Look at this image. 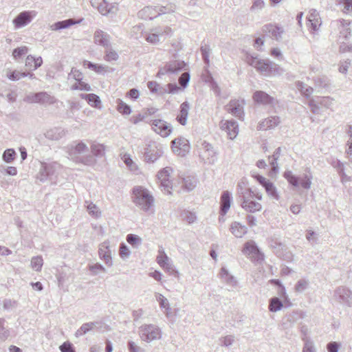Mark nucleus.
I'll use <instances>...</instances> for the list:
<instances>
[{"label": "nucleus", "instance_id": "obj_36", "mask_svg": "<svg viewBox=\"0 0 352 352\" xmlns=\"http://www.w3.org/2000/svg\"><path fill=\"white\" fill-rule=\"evenodd\" d=\"M85 206L87 208L88 213L94 218H98L101 215V212L99 208L94 203L85 201Z\"/></svg>", "mask_w": 352, "mask_h": 352}, {"label": "nucleus", "instance_id": "obj_47", "mask_svg": "<svg viewBox=\"0 0 352 352\" xmlns=\"http://www.w3.org/2000/svg\"><path fill=\"white\" fill-rule=\"evenodd\" d=\"M309 285L308 280L302 278L297 281L294 287V290L298 293H302L305 291Z\"/></svg>", "mask_w": 352, "mask_h": 352}, {"label": "nucleus", "instance_id": "obj_40", "mask_svg": "<svg viewBox=\"0 0 352 352\" xmlns=\"http://www.w3.org/2000/svg\"><path fill=\"white\" fill-rule=\"evenodd\" d=\"M80 96L82 98L85 99L88 102V103L92 107H97L98 104H100V98L94 94H80Z\"/></svg>", "mask_w": 352, "mask_h": 352}, {"label": "nucleus", "instance_id": "obj_10", "mask_svg": "<svg viewBox=\"0 0 352 352\" xmlns=\"http://www.w3.org/2000/svg\"><path fill=\"white\" fill-rule=\"evenodd\" d=\"M156 260L159 265L170 274L175 276H179L178 271L175 269V267L172 264L170 259L166 255L162 248L158 250V255Z\"/></svg>", "mask_w": 352, "mask_h": 352}, {"label": "nucleus", "instance_id": "obj_33", "mask_svg": "<svg viewBox=\"0 0 352 352\" xmlns=\"http://www.w3.org/2000/svg\"><path fill=\"white\" fill-rule=\"evenodd\" d=\"M230 230L232 233L238 238L242 237L247 232V228L236 221L232 223Z\"/></svg>", "mask_w": 352, "mask_h": 352}, {"label": "nucleus", "instance_id": "obj_45", "mask_svg": "<svg viewBox=\"0 0 352 352\" xmlns=\"http://www.w3.org/2000/svg\"><path fill=\"white\" fill-rule=\"evenodd\" d=\"M153 30L155 32V33L157 34L158 38H160V39L162 37L165 38L166 36L170 35L171 33V29L168 26L157 27L153 28Z\"/></svg>", "mask_w": 352, "mask_h": 352}, {"label": "nucleus", "instance_id": "obj_11", "mask_svg": "<svg viewBox=\"0 0 352 352\" xmlns=\"http://www.w3.org/2000/svg\"><path fill=\"white\" fill-rule=\"evenodd\" d=\"M333 298L340 304L352 307V291L349 288L338 287L334 291Z\"/></svg>", "mask_w": 352, "mask_h": 352}, {"label": "nucleus", "instance_id": "obj_25", "mask_svg": "<svg viewBox=\"0 0 352 352\" xmlns=\"http://www.w3.org/2000/svg\"><path fill=\"white\" fill-rule=\"evenodd\" d=\"M158 16L157 7L146 6L138 12V16L140 19L147 20L153 19Z\"/></svg>", "mask_w": 352, "mask_h": 352}, {"label": "nucleus", "instance_id": "obj_13", "mask_svg": "<svg viewBox=\"0 0 352 352\" xmlns=\"http://www.w3.org/2000/svg\"><path fill=\"white\" fill-rule=\"evenodd\" d=\"M199 150V155L206 160L208 164H212L217 160V153L210 143L206 141L201 142Z\"/></svg>", "mask_w": 352, "mask_h": 352}, {"label": "nucleus", "instance_id": "obj_28", "mask_svg": "<svg viewBox=\"0 0 352 352\" xmlns=\"http://www.w3.org/2000/svg\"><path fill=\"white\" fill-rule=\"evenodd\" d=\"M190 109V104L188 102H184L181 104L179 108V113L177 116V121L182 125L184 126L186 124Z\"/></svg>", "mask_w": 352, "mask_h": 352}, {"label": "nucleus", "instance_id": "obj_53", "mask_svg": "<svg viewBox=\"0 0 352 352\" xmlns=\"http://www.w3.org/2000/svg\"><path fill=\"white\" fill-rule=\"evenodd\" d=\"M16 157V152L12 148H8L6 149L2 155V158L3 161H5L6 163H11Z\"/></svg>", "mask_w": 352, "mask_h": 352}, {"label": "nucleus", "instance_id": "obj_59", "mask_svg": "<svg viewBox=\"0 0 352 352\" xmlns=\"http://www.w3.org/2000/svg\"><path fill=\"white\" fill-rule=\"evenodd\" d=\"M28 48L26 46H22L20 47H17L13 50L12 56L14 59H18L21 58L23 55H25L28 53Z\"/></svg>", "mask_w": 352, "mask_h": 352}, {"label": "nucleus", "instance_id": "obj_31", "mask_svg": "<svg viewBox=\"0 0 352 352\" xmlns=\"http://www.w3.org/2000/svg\"><path fill=\"white\" fill-rule=\"evenodd\" d=\"M56 102L54 96H51L47 92H38V103L42 104H53Z\"/></svg>", "mask_w": 352, "mask_h": 352}, {"label": "nucleus", "instance_id": "obj_24", "mask_svg": "<svg viewBox=\"0 0 352 352\" xmlns=\"http://www.w3.org/2000/svg\"><path fill=\"white\" fill-rule=\"evenodd\" d=\"M280 122L278 116H270L260 122L258 125V130L272 129L277 126Z\"/></svg>", "mask_w": 352, "mask_h": 352}, {"label": "nucleus", "instance_id": "obj_15", "mask_svg": "<svg viewBox=\"0 0 352 352\" xmlns=\"http://www.w3.org/2000/svg\"><path fill=\"white\" fill-rule=\"evenodd\" d=\"M243 252L254 261L258 262L263 260V254L253 241H248L244 244Z\"/></svg>", "mask_w": 352, "mask_h": 352}, {"label": "nucleus", "instance_id": "obj_20", "mask_svg": "<svg viewBox=\"0 0 352 352\" xmlns=\"http://www.w3.org/2000/svg\"><path fill=\"white\" fill-rule=\"evenodd\" d=\"M252 98L255 102L263 105L273 106L276 103V100L274 97L263 91H255Z\"/></svg>", "mask_w": 352, "mask_h": 352}, {"label": "nucleus", "instance_id": "obj_56", "mask_svg": "<svg viewBox=\"0 0 352 352\" xmlns=\"http://www.w3.org/2000/svg\"><path fill=\"white\" fill-rule=\"evenodd\" d=\"M200 51L201 53L202 58L204 63L207 65L210 63L209 56L210 52V46L208 45H202L200 48Z\"/></svg>", "mask_w": 352, "mask_h": 352}, {"label": "nucleus", "instance_id": "obj_2", "mask_svg": "<svg viewBox=\"0 0 352 352\" xmlns=\"http://www.w3.org/2000/svg\"><path fill=\"white\" fill-rule=\"evenodd\" d=\"M88 146L83 142H75L68 146L69 157L76 163L91 166L96 163V160L91 155H84L89 152Z\"/></svg>", "mask_w": 352, "mask_h": 352}, {"label": "nucleus", "instance_id": "obj_41", "mask_svg": "<svg viewBox=\"0 0 352 352\" xmlns=\"http://www.w3.org/2000/svg\"><path fill=\"white\" fill-rule=\"evenodd\" d=\"M83 65L90 69L94 70L98 74H104L107 72V67L93 63L89 60H85L83 62Z\"/></svg>", "mask_w": 352, "mask_h": 352}, {"label": "nucleus", "instance_id": "obj_26", "mask_svg": "<svg viewBox=\"0 0 352 352\" xmlns=\"http://www.w3.org/2000/svg\"><path fill=\"white\" fill-rule=\"evenodd\" d=\"M219 278L229 286L236 287L237 285L238 282L236 278L224 267H221L220 270Z\"/></svg>", "mask_w": 352, "mask_h": 352}, {"label": "nucleus", "instance_id": "obj_8", "mask_svg": "<svg viewBox=\"0 0 352 352\" xmlns=\"http://www.w3.org/2000/svg\"><path fill=\"white\" fill-rule=\"evenodd\" d=\"M164 153L162 146L153 142L146 145L144 148V155L146 162H154L157 160Z\"/></svg>", "mask_w": 352, "mask_h": 352}, {"label": "nucleus", "instance_id": "obj_19", "mask_svg": "<svg viewBox=\"0 0 352 352\" xmlns=\"http://www.w3.org/2000/svg\"><path fill=\"white\" fill-rule=\"evenodd\" d=\"M171 147L175 153L184 156L189 151L190 144L188 140L180 137L172 141Z\"/></svg>", "mask_w": 352, "mask_h": 352}, {"label": "nucleus", "instance_id": "obj_38", "mask_svg": "<svg viewBox=\"0 0 352 352\" xmlns=\"http://www.w3.org/2000/svg\"><path fill=\"white\" fill-rule=\"evenodd\" d=\"M296 87L298 90L306 98H309L313 93V88L310 86L307 85L301 81H297L296 82Z\"/></svg>", "mask_w": 352, "mask_h": 352}, {"label": "nucleus", "instance_id": "obj_16", "mask_svg": "<svg viewBox=\"0 0 352 352\" xmlns=\"http://www.w3.org/2000/svg\"><path fill=\"white\" fill-rule=\"evenodd\" d=\"M219 127L227 133L230 140H234L239 133L238 123L234 120H222L219 122Z\"/></svg>", "mask_w": 352, "mask_h": 352}, {"label": "nucleus", "instance_id": "obj_17", "mask_svg": "<svg viewBox=\"0 0 352 352\" xmlns=\"http://www.w3.org/2000/svg\"><path fill=\"white\" fill-rule=\"evenodd\" d=\"M153 130L162 137H167L172 132V126L161 119L153 120L151 122Z\"/></svg>", "mask_w": 352, "mask_h": 352}, {"label": "nucleus", "instance_id": "obj_44", "mask_svg": "<svg viewBox=\"0 0 352 352\" xmlns=\"http://www.w3.org/2000/svg\"><path fill=\"white\" fill-rule=\"evenodd\" d=\"M43 265V260L42 256H34L31 259V267L36 272H40Z\"/></svg>", "mask_w": 352, "mask_h": 352}, {"label": "nucleus", "instance_id": "obj_6", "mask_svg": "<svg viewBox=\"0 0 352 352\" xmlns=\"http://www.w3.org/2000/svg\"><path fill=\"white\" fill-rule=\"evenodd\" d=\"M139 335L142 340L151 342L160 340L162 337L161 329L154 324H144L139 328Z\"/></svg>", "mask_w": 352, "mask_h": 352}, {"label": "nucleus", "instance_id": "obj_34", "mask_svg": "<svg viewBox=\"0 0 352 352\" xmlns=\"http://www.w3.org/2000/svg\"><path fill=\"white\" fill-rule=\"evenodd\" d=\"M102 327V322L96 321V322H86L82 324V326L79 329V332L80 333L86 334L90 331L94 329H100Z\"/></svg>", "mask_w": 352, "mask_h": 352}, {"label": "nucleus", "instance_id": "obj_42", "mask_svg": "<svg viewBox=\"0 0 352 352\" xmlns=\"http://www.w3.org/2000/svg\"><path fill=\"white\" fill-rule=\"evenodd\" d=\"M283 302L278 297H273L270 300L269 310L272 312H276L283 307Z\"/></svg>", "mask_w": 352, "mask_h": 352}, {"label": "nucleus", "instance_id": "obj_46", "mask_svg": "<svg viewBox=\"0 0 352 352\" xmlns=\"http://www.w3.org/2000/svg\"><path fill=\"white\" fill-rule=\"evenodd\" d=\"M28 74L26 72H20L19 71H8L6 73V76L11 80L16 81L21 79V78L26 77Z\"/></svg>", "mask_w": 352, "mask_h": 352}, {"label": "nucleus", "instance_id": "obj_37", "mask_svg": "<svg viewBox=\"0 0 352 352\" xmlns=\"http://www.w3.org/2000/svg\"><path fill=\"white\" fill-rule=\"evenodd\" d=\"M75 23L76 21L74 19H69L54 23L51 25V29L52 30H60L67 28Z\"/></svg>", "mask_w": 352, "mask_h": 352}, {"label": "nucleus", "instance_id": "obj_14", "mask_svg": "<svg viewBox=\"0 0 352 352\" xmlns=\"http://www.w3.org/2000/svg\"><path fill=\"white\" fill-rule=\"evenodd\" d=\"M245 102L243 100H231L225 107L226 110L236 118L243 120L244 117L243 107Z\"/></svg>", "mask_w": 352, "mask_h": 352}, {"label": "nucleus", "instance_id": "obj_48", "mask_svg": "<svg viewBox=\"0 0 352 352\" xmlns=\"http://www.w3.org/2000/svg\"><path fill=\"white\" fill-rule=\"evenodd\" d=\"M349 23H345L344 21L342 23V29L340 31V41L346 40L348 37L351 35L350 28H349Z\"/></svg>", "mask_w": 352, "mask_h": 352}, {"label": "nucleus", "instance_id": "obj_50", "mask_svg": "<svg viewBox=\"0 0 352 352\" xmlns=\"http://www.w3.org/2000/svg\"><path fill=\"white\" fill-rule=\"evenodd\" d=\"M176 10V6L175 4L170 3L166 6H160L157 7V10L158 13V16L161 14H169L174 12Z\"/></svg>", "mask_w": 352, "mask_h": 352}, {"label": "nucleus", "instance_id": "obj_58", "mask_svg": "<svg viewBox=\"0 0 352 352\" xmlns=\"http://www.w3.org/2000/svg\"><path fill=\"white\" fill-rule=\"evenodd\" d=\"M83 78V75L82 72H80L79 70L75 69L74 68H72L71 70V72L69 73L67 76V80H69L71 79L75 80L76 82L80 81Z\"/></svg>", "mask_w": 352, "mask_h": 352}, {"label": "nucleus", "instance_id": "obj_30", "mask_svg": "<svg viewBox=\"0 0 352 352\" xmlns=\"http://www.w3.org/2000/svg\"><path fill=\"white\" fill-rule=\"evenodd\" d=\"M65 135V131L61 128H54L45 133V137L52 140H58Z\"/></svg>", "mask_w": 352, "mask_h": 352}, {"label": "nucleus", "instance_id": "obj_35", "mask_svg": "<svg viewBox=\"0 0 352 352\" xmlns=\"http://www.w3.org/2000/svg\"><path fill=\"white\" fill-rule=\"evenodd\" d=\"M155 298L157 301L159 302L160 307L162 309H165V313L167 316H169V312L170 311V304L166 298H165L162 294L156 293Z\"/></svg>", "mask_w": 352, "mask_h": 352}, {"label": "nucleus", "instance_id": "obj_9", "mask_svg": "<svg viewBox=\"0 0 352 352\" xmlns=\"http://www.w3.org/2000/svg\"><path fill=\"white\" fill-rule=\"evenodd\" d=\"M186 66V64L183 60H171L166 63L164 67L160 68L157 76L159 78H161L166 74H177L179 72L185 69Z\"/></svg>", "mask_w": 352, "mask_h": 352}, {"label": "nucleus", "instance_id": "obj_63", "mask_svg": "<svg viewBox=\"0 0 352 352\" xmlns=\"http://www.w3.org/2000/svg\"><path fill=\"white\" fill-rule=\"evenodd\" d=\"M338 4L343 6L342 11L344 13L352 12V0H340Z\"/></svg>", "mask_w": 352, "mask_h": 352}, {"label": "nucleus", "instance_id": "obj_22", "mask_svg": "<svg viewBox=\"0 0 352 352\" xmlns=\"http://www.w3.org/2000/svg\"><path fill=\"white\" fill-rule=\"evenodd\" d=\"M109 243L108 241L103 242L99 248L98 254L100 258L104 261V263L111 267L113 265L111 251L109 249Z\"/></svg>", "mask_w": 352, "mask_h": 352}, {"label": "nucleus", "instance_id": "obj_61", "mask_svg": "<svg viewBox=\"0 0 352 352\" xmlns=\"http://www.w3.org/2000/svg\"><path fill=\"white\" fill-rule=\"evenodd\" d=\"M265 6V2L263 0H253L252 6L250 7V11L252 12H258L261 10Z\"/></svg>", "mask_w": 352, "mask_h": 352}, {"label": "nucleus", "instance_id": "obj_52", "mask_svg": "<svg viewBox=\"0 0 352 352\" xmlns=\"http://www.w3.org/2000/svg\"><path fill=\"white\" fill-rule=\"evenodd\" d=\"M317 102L322 106L329 109L331 108L334 103L333 98L329 96L317 97Z\"/></svg>", "mask_w": 352, "mask_h": 352}, {"label": "nucleus", "instance_id": "obj_57", "mask_svg": "<svg viewBox=\"0 0 352 352\" xmlns=\"http://www.w3.org/2000/svg\"><path fill=\"white\" fill-rule=\"evenodd\" d=\"M126 241L133 247H137L141 245L142 239L138 235L129 234L126 236Z\"/></svg>", "mask_w": 352, "mask_h": 352}, {"label": "nucleus", "instance_id": "obj_49", "mask_svg": "<svg viewBox=\"0 0 352 352\" xmlns=\"http://www.w3.org/2000/svg\"><path fill=\"white\" fill-rule=\"evenodd\" d=\"M93 155L96 157H102L104 155V146L101 144H93L91 146Z\"/></svg>", "mask_w": 352, "mask_h": 352}, {"label": "nucleus", "instance_id": "obj_23", "mask_svg": "<svg viewBox=\"0 0 352 352\" xmlns=\"http://www.w3.org/2000/svg\"><path fill=\"white\" fill-rule=\"evenodd\" d=\"M94 38L96 44L100 45L106 49H109L111 47L110 36L102 30H96L94 33Z\"/></svg>", "mask_w": 352, "mask_h": 352}, {"label": "nucleus", "instance_id": "obj_3", "mask_svg": "<svg viewBox=\"0 0 352 352\" xmlns=\"http://www.w3.org/2000/svg\"><path fill=\"white\" fill-rule=\"evenodd\" d=\"M248 62L250 65L265 76H278L284 72L283 68L269 60L259 59L257 57L252 56L248 58Z\"/></svg>", "mask_w": 352, "mask_h": 352}, {"label": "nucleus", "instance_id": "obj_1", "mask_svg": "<svg viewBox=\"0 0 352 352\" xmlns=\"http://www.w3.org/2000/svg\"><path fill=\"white\" fill-rule=\"evenodd\" d=\"M133 202L140 210L146 212H154L155 199L151 192L142 186H135L133 188Z\"/></svg>", "mask_w": 352, "mask_h": 352}, {"label": "nucleus", "instance_id": "obj_54", "mask_svg": "<svg viewBox=\"0 0 352 352\" xmlns=\"http://www.w3.org/2000/svg\"><path fill=\"white\" fill-rule=\"evenodd\" d=\"M146 41L153 45H157L160 42V38H158L157 34L155 33L153 30H151L150 33H146L144 36Z\"/></svg>", "mask_w": 352, "mask_h": 352}, {"label": "nucleus", "instance_id": "obj_29", "mask_svg": "<svg viewBox=\"0 0 352 352\" xmlns=\"http://www.w3.org/2000/svg\"><path fill=\"white\" fill-rule=\"evenodd\" d=\"M231 194L228 191H224L221 197V207L220 212L222 215L227 213L230 208L231 204Z\"/></svg>", "mask_w": 352, "mask_h": 352}, {"label": "nucleus", "instance_id": "obj_21", "mask_svg": "<svg viewBox=\"0 0 352 352\" xmlns=\"http://www.w3.org/2000/svg\"><path fill=\"white\" fill-rule=\"evenodd\" d=\"M262 31L265 34H268L270 36L278 41L282 39V36L284 33L283 28L272 23L263 25Z\"/></svg>", "mask_w": 352, "mask_h": 352}, {"label": "nucleus", "instance_id": "obj_64", "mask_svg": "<svg viewBox=\"0 0 352 352\" xmlns=\"http://www.w3.org/2000/svg\"><path fill=\"white\" fill-rule=\"evenodd\" d=\"M182 215L184 220L186 221L189 224L194 223L197 219L195 214L189 211H184Z\"/></svg>", "mask_w": 352, "mask_h": 352}, {"label": "nucleus", "instance_id": "obj_27", "mask_svg": "<svg viewBox=\"0 0 352 352\" xmlns=\"http://www.w3.org/2000/svg\"><path fill=\"white\" fill-rule=\"evenodd\" d=\"M98 10L102 15L115 14L118 11V6L116 4H109L106 0H102L98 5Z\"/></svg>", "mask_w": 352, "mask_h": 352}, {"label": "nucleus", "instance_id": "obj_55", "mask_svg": "<svg viewBox=\"0 0 352 352\" xmlns=\"http://www.w3.org/2000/svg\"><path fill=\"white\" fill-rule=\"evenodd\" d=\"M72 90H81L89 91L91 90V87L89 84L83 82L82 80L75 82L72 87Z\"/></svg>", "mask_w": 352, "mask_h": 352}, {"label": "nucleus", "instance_id": "obj_39", "mask_svg": "<svg viewBox=\"0 0 352 352\" xmlns=\"http://www.w3.org/2000/svg\"><path fill=\"white\" fill-rule=\"evenodd\" d=\"M197 186V179L195 177L187 176L183 178V188L187 191L192 190Z\"/></svg>", "mask_w": 352, "mask_h": 352}, {"label": "nucleus", "instance_id": "obj_4", "mask_svg": "<svg viewBox=\"0 0 352 352\" xmlns=\"http://www.w3.org/2000/svg\"><path fill=\"white\" fill-rule=\"evenodd\" d=\"M60 165L57 162H43L37 174L36 179L41 182H50L56 184Z\"/></svg>", "mask_w": 352, "mask_h": 352}, {"label": "nucleus", "instance_id": "obj_32", "mask_svg": "<svg viewBox=\"0 0 352 352\" xmlns=\"http://www.w3.org/2000/svg\"><path fill=\"white\" fill-rule=\"evenodd\" d=\"M241 206L245 211L252 213L260 211L262 208L260 203L253 201L252 199L248 201V203H241Z\"/></svg>", "mask_w": 352, "mask_h": 352}, {"label": "nucleus", "instance_id": "obj_7", "mask_svg": "<svg viewBox=\"0 0 352 352\" xmlns=\"http://www.w3.org/2000/svg\"><path fill=\"white\" fill-rule=\"evenodd\" d=\"M243 182L239 183L237 185V192L241 203H248L250 200L255 198L258 201L262 199V194L250 188L244 186Z\"/></svg>", "mask_w": 352, "mask_h": 352}, {"label": "nucleus", "instance_id": "obj_60", "mask_svg": "<svg viewBox=\"0 0 352 352\" xmlns=\"http://www.w3.org/2000/svg\"><path fill=\"white\" fill-rule=\"evenodd\" d=\"M89 270L93 275H97L100 272H105V268L100 263H95L89 265Z\"/></svg>", "mask_w": 352, "mask_h": 352}, {"label": "nucleus", "instance_id": "obj_62", "mask_svg": "<svg viewBox=\"0 0 352 352\" xmlns=\"http://www.w3.org/2000/svg\"><path fill=\"white\" fill-rule=\"evenodd\" d=\"M118 58V53L112 50L111 47L109 49H106L104 60L107 61L116 60Z\"/></svg>", "mask_w": 352, "mask_h": 352}, {"label": "nucleus", "instance_id": "obj_12", "mask_svg": "<svg viewBox=\"0 0 352 352\" xmlns=\"http://www.w3.org/2000/svg\"><path fill=\"white\" fill-rule=\"evenodd\" d=\"M172 172V168L166 166L160 170L157 175L160 183L161 190L166 194H171L172 184L169 177Z\"/></svg>", "mask_w": 352, "mask_h": 352}, {"label": "nucleus", "instance_id": "obj_43", "mask_svg": "<svg viewBox=\"0 0 352 352\" xmlns=\"http://www.w3.org/2000/svg\"><path fill=\"white\" fill-rule=\"evenodd\" d=\"M267 195L272 199L278 200L279 198L278 194L277 192L276 188L273 184L272 182H270L268 184H266V186L264 187Z\"/></svg>", "mask_w": 352, "mask_h": 352}, {"label": "nucleus", "instance_id": "obj_5", "mask_svg": "<svg viewBox=\"0 0 352 352\" xmlns=\"http://www.w3.org/2000/svg\"><path fill=\"white\" fill-rule=\"evenodd\" d=\"M284 177L293 186L298 187L300 185L302 188L306 190L311 188L313 179V175L309 168H307L306 173L300 177L294 175L290 170L285 171Z\"/></svg>", "mask_w": 352, "mask_h": 352}, {"label": "nucleus", "instance_id": "obj_51", "mask_svg": "<svg viewBox=\"0 0 352 352\" xmlns=\"http://www.w3.org/2000/svg\"><path fill=\"white\" fill-rule=\"evenodd\" d=\"M117 109L123 115H129L131 112V109L129 105L126 104L121 100H118Z\"/></svg>", "mask_w": 352, "mask_h": 352}, {"label": "nucleus", "instance_id": "obj_18", "mask_svg": "<svg viewBox=\"0 0 352 352\" xmlns=\"http://www.w3.org/2000/svg\"><path fill=\"white\" fill-rule=\"evenodd\" d=\"M36 14L34 10L21 12L14 19L13 24L16 28L24 27L32 21Z\"/></svg>", "mask_w": 352, "mask_h": 352}]
</instances>
